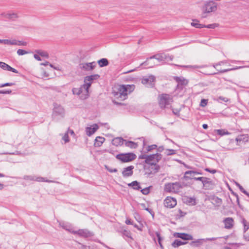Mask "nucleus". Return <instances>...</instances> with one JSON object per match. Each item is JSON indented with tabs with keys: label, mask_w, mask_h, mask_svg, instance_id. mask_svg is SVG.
I'll list each match as a JSON object with an SVG mask.
<instances>
[{
	"label": "nucleus",
	"mask_w": 249,
	"mask_h": 249,
	"mask_svg": "<svg viewBox=\"0 0 249 249\" xmlns=\"http://www.w3.org/2000/svg\"><path fill=\"white\" fill-rule=\"evenodd\" d=\"M134 89V85H122L118 88L117 91L113 90V94L116 98L123 101L127 98L128 94L132 92Z\"/></svg>",
	"instance_id": "nucleus-1"
},
{
	"label": "nucleus",
	"mask_w": 249,
	"mask_h": 249,
	"mask_svg": "<svg viewBox=\"0 0 249 249\" xmlns=\"http://www.w3.org/2000/svg\"><path fill=\"white\" fill-rule=\"evenodd\" d=\"M187 186V184L184 182L168 183L165 184L164 190L167 192H178L180 189Z\"/></svg>",
	"instance_id": "nucleus-2"
},
{
	"label": "nucleus",
	"mask_w": 249,
	"mask_h": 249,
	"mask_svg": "<svg viewBox=\"0 0 249 249\" xmlns=\"http://www.w3.org/2000/svg\"><path fill=\"white\" fill-rule=\"evenodd\" d=\"M115 158L122 163H126L135 160L137 156L132 152L121 153L115 155Z\"/></svg>",
	"instance_id": "nucleus-3"
},
{
	"label": "nucleus",
	"mask_w": 249,
	"mask_h": 249,
	"mask_svg": "<svg viewBox=\"0 0 249 249\" xmlns=\"http://www.w3.org/2000/svg\"><path fill=\"white\" fill-rule=\"evenodd\" d=\"M143 169L145 174L150 176L158 173L160 169V166L156 162H152L150 164L144 165Z\"/></svg>",
	"instance_id": "nucleus-4"
},
{
	"label": "nucleus",
	"mask_w": 249,
	"mask_h": 249,
	"mask_svg": "<svg viewBox=\"0 0 249 249\" xmlns=\"http://www.w3.org/2000/svg\"><path fill=\"white\" fill-rule=\"evenodd\" d=\"M217 9V4L213 0H209L206 2L203 7L204 13H210L214 12Z\"/></svg>",
	"instance_id": "nucleus-5"
},
{
	"label": "nucleus",
	"mask_w": 249,
	"mask_h": 249,
	"mask_svg": "<svg viewBox=\"0 0 249 249\" xmlns=\"http://www.w3.org/2000/svg\"><path fill=\"white\" fill-rule=\"evenodd\" d=\"M172 101V98L169 94H162L159 100V105L161 108H165Z\"/></svg>",
	"instance_id": "nucleus-6"
},
{
	"label": "nucleus",
	"mask_w": 249,
	"mask_h": 249,
	"mask_svg": "<svg viewBox=\"0 0 249 249\" xmlns=\"http://www.w3.org/2000/svg\"><path fill=\"white\" fill-rule=\"evenodd\" d=\"M155 77L150 75L148 77L145 76L142 79V83L147 87L153 88L155 86Z\"/></svg>",
	"instance_id": "nucleus-7"
},
{
	"label": "nucleus",
	"mask_w": 249,
	"mask_h": 249,
	"mask_svg": "<svg viewBox=\"0 0 249 249\" xmlns=\"http://www.w3.org/2000/svg\"><path fill=\"white\" fill-rule=\"evenodd\" d=\"M65 114L64 109L63 107L57 104H54V107L53 109V113L52 116L55 118L57 116H60L61 117H64Z\"/></svg>",
	"instance_id": "nucleus-8"
},
{
	"label": "nucleus",
	"mask_w": 249,
	"mask_h": 249,
	"mask_svg": "<svg viewBox=\"0 0 249 249\" xmlns=\"http://www.w3.org/2000/svg\"><path fill=\"white\" fill-rule=\"evenodd\" d=\"M71 233L74 234H77L81 237L85 238L90 237L94 235L93 232L90 231L87 229H80L76 231H72Z\"/></svg>",
	"instance_id": "nucleus-9"
},
{
	"label": "nucleus",
	"mask_w": 249,
	"mask_h": 249,
	"mask_svg": "<svg viewBox=\"0 0 249 249\" xmlns=\"http://www.w3.org/2000/svg\"><path fill=\"white\" fill-rule=\"evenodd\" d=\"M177 205L176 199L170 196H167L164 200V205L168 208H173Z\"/></svg>",
	"instance_id": "nucleus-10"
},
{
	"label": "nucleus",
	"mask_w": 249,
	"mask_h": 249,
	"mask_svg": "<svg viewBox=\"0 0 249 249\" xmlns=\"http://www.w3.org/2000/svg\"><path fill=\"white\" fill-rule=\"evenodd\" d=\"M134 166L130 165L124 168L122 171V176L124 178H128L131 177L133 174V169Z\"/></svg>",
	"instance_id": "nucleus-11"
},
{
	"label": "nucleus",
	"mask_w": 249,
	"mask_h": 249,
	"mask_svg": "<svg viewBox=\"0 0 249 249\" xmlns=\"http://www.w3.org/2000/svg\"><path fill=\"white\" fill-rule=\"evenodd\" d=\"M139 159H144V163L147 164H150L152 163L153 162H151L152 160H155V158L153 154L150 155H146L145 154H141L139 156Z\"/></svg>",
	"instance_id": "nucleus-12"
},
{
	"label": "nucleus",
	"mask_w": 249,
	"mask_h": 249,
	"mask_svg": "<svg viewBox=\"0 0 249 249\" xmlns=\"http://www.w3.org/2000/svg\"><path fill=\"white\" fill-rule=\"evenodd\" d=\"M174 236L184 240H191L193 239V236L191 234L183 232H175Z\"/></svg>",
	"instance_id": "nucleus-13"
},
{
	"label": "nucleus",
	"mask_w": 249,
	"mask_h": 249,
	"mask_svg": "<svg viewBox=\"0 0 249 249\" xmlns=\"http://www.w3.org/2000/svg\"><path fill=\"white\" fill-rule=\"evenodd\" d=\"M215 186L214 183L210 178H206V180L205 181L203 188L205 190H213Z\"/></svg>",
	"instance_id": "nucleus-14"
},
{
	"label": "nucleus",
	"mask_w": 249,
	"mask_h": 249,
	"mask_svg": "<svg viewBox=\"0 0 249 249\" xmlns=\"http://www.w3.org/2000/svg\"><path fill=\"white\" fill-rule=\"evenodd\" d=\"M98 128L99 126L96 124H94L89 127H87L86 128V134L88 136H90L93 134Z\"/></svg>",
	"instance_id": "nucleus-15"
},
{
	"label": "nucleus",
	"mask_w": 249,
	"mask_h": 249,
	"mask_svg": "<svg viewBox=\"0 0 249 249\" xmlns=\"http://www.w3.org/2000/svg\"><path fill=\"white\" fill-rule=\"evenodd\" d=\"M82 66L80 67L82 69L86 71H90L93 70L96 66L95 62L90 63H85L81 64Z\"/></svg>",
	"instance_id": "nucleus-16"
},
{
	"label": "nucleus",
	"mask_w": 249,
	"mask_h": 249,
	"mask_svg": "<svg viewBox=\"0 0 249 249\" xmlns=\"http://www.w3.org/2000/svg\"><path fill=\"white\" fill-rule=\"evenodd\" d=\"M225 228L227 229H231L233 226L234 220L232 217H227L223 220Z\"/></svg>",
	"instance_id": "nucleus-17"
},
{
	"label": "nucleus",
	"mask_w": 249,
	"mask_h": 249,
	"mask_svg": "<svg viewBox=\"0 0 249 249\" xmlns=\"http://www.w3.org/2000/svg\"><path fill=\"white\" fill-rule=\"evenodd\" d=\"M202 175V173L197 171L190 170L185 172L184 176L181 178L182 179L188 180L191 179L192 177H189L188 175Z\"/></svg>",
	"instance_id": "nucleus-18"
},
{
	"label": "nucleus",
	"mask_w": 249,
	"mask_h": 249,
	"mask_svg": "<svg viewBox=\"0 0 249 249\" xmlns=\"http://www.w3.org/2000/svg\"><path fill=\"white\" fill-rule=\"evenodd\" d=\"M173 79L178 83V84L187 86L188 81L183 77L174 76Z\"/></svg>",
	"instance_id": "nucleus-19"
},
{
	"label": "nucleus",
	"mask_w": 249,
	"mask_h": 249,
	"mask_svg": "<svg viewBox=\"0 0 249 249\" xmlns=\"http://www.w3.org/2000/svg\"><path fill=\"white\" fill-rule=\"evenodd\" d=\"M248 136L246 135H240L238 136L235 140L237 142V145H240L241 143H245L248 141Z\"/></svg>",
	"instance_id": "nucleus-20"
},
{
	"label": "nucleus",
	"mask_w": 249,
	"mask_h": 249,
	"mask_svg": "<svg viewBox=\"0 0 249 249\" xmlns=\"http://www.w3.org/2000/svg\"><path fill=\"white\" fill-rule=\"evenodd\" d=\"M124 141L122 137H116L112 140V143L116 146H121L124 144Z\"/></svg>",
	"instance_id": "nucleus-21"
},
{
	"label": "nucleus",
	"mask_w": 249,
	"mask_h": 249,
	"mask_svg": "<svg viewBox=\"0 0 249 249\" xmlns=\"http://www.w3.org/2000/svg\"><path fill=\"white\" fill-rule=\"evenodd\" d=\"M100 75L98 74H95L90 75L89 76H87L84 78V82L89 81V83L92 84L94 80L98 79Z\"/></svg>",
	"instance_id": "nucleus-22"
},
{
	"label": "nucleus",
	"mask_w": 249,
	"mask_h": 249,
	"mask_svg": "<svg viewBox=\"0 0 249 249\" xmlns=\"http://www.w3.org/2000/svg\"><path fill=\"white\" fill-rule=\"evenodd\" d=\"M166 58V56H165V54H156L155 55H153L152 56H151L149 57V59H157L159 62H161L165 60Z\"/></svg>",
	"instance_id": "nucleus-23"
},
{
	"label": "nucleus",
	"mask_w": 249,
	"mask_h": 249,
	"mask_svg": "<svg viewBox=\"0 0 249 249\" xmlns=\"http://www.w3.org/2000/svg\"><path fill=\"white\" fill-rule=\"evenodd\" d=\"M129 187H131L135 190H140L142 189L140 183L137 180L133 181L128 184Z\"/></svg>",
	"instance_id": "nucleus-24"
},
{
	"label": "nucleus",
	"mask_w": 249,
	"mask_h": 249,
	"mask_svg": "<svg viewBox=\"0 0 249 249\" xmlns=\"http://www.w3.org/2000/svg\"><path fill=\"white\" fill-rule=\"evenodd\" d=\"M125 145L131 149H136L138 147V144L137 142L131 141H127L125 140L124 141Z\"/></svg>",
	"instance_id": "nucleus-25"
},
{
	"label": "nucleus",
	"mask_w": 249,
	"mask_h": 249,
	"mask_svg": "<svg viewBox=\"0 0 249 249\" xmlns=\"http://www.w3.org/2000/svg\"><path fill=\"white\" fill-rule=\"evenodd\" d=\"M243 67H242V66H239V67H236L235 68H233L224 69V70H219L218 69H216L217 71H218V72H214L213 73H212L211 74L212 75H214V74H216L223 73H225V72H227L228 71H233V70L241 69V68H242Z\"/></svg>",
	"instance_id": "nucleus-26"
},
{
	"label": "nucleus",
	"mask_w": 249,
	"mask_h": 249,
	"mask_svg": "<svg viewBox=\"0 0 249 249\" xmlns=\"http://www.w3.org/2000/svg\"><path fill=\"white\" fill-rule=\"evenodd\" d=\"M105 139L104 137L98 136L96 138L94 142V146L95 147H100L105 142Z\"/></svg>",
	"instance_id": "nucleus-27"
},
{
	"label": "nucleus",
	"mask_w": 249,
	"mask_h": 249,
	"mask_svg": "<svg viewBox=\"0 0 249 249\" xmlns=\"http://www.w3.org/2000/svg\"><path fill=\"white\" fill-rule=\"evenodd\" d=\"M205 239H198L196 241H192L190 243V245L193 247H199L202 245Z\"/></svg>",
	"instance_id": "nucleus-28"
},
{
	"label": "nucleus",
	"mask_w": 249,
	"mask_h": 249,
	"mask_svg": "<svg viewBox=\"0 0 249 249\" xmlns=\"http://www.w3.org/2000/svg\"><path fill=\"white\" fill-rule=\"evenodd\" d=\"M187 243L186 241H181L178 239H176L172 243V246L175 248H178L181 245H185Z\"/></svg>",
	"instance_id": "nucleus-29"
},
{
	"label": "nucleus",
	"mask_w": 249,
	"mask_h": 249,
	"mask_svg": "<svg viewBox=\"0 0 249 249\" xmlns=\"http://www.w3.org/2000/svg\"><path fill=\"white\" fill-rule=\"evenodd\" d=\"M191 25L192 26L195 27V28L199 29L204 28V27L205 26V25L204 24H200L199 23V21L197 19H196L193 20V22H191Z\"/></svg>",
	"instance_id": "nucleus-30"
},
{
	"label": "nucleus",
	"mask_w": 249,
	"mask_h": 249,
	"mask_svg": "<svg viewBox=\"0 0 249 249\" xmlns=\"http://www.w3.org/2000/svg\"><path fill=\"white\" fill-rule=\"evenodd\" d=\"M98 65L100 67H104L107 66L109 64V62L107 58H102L99 60L97 62Z\"/></svg>",
	"instance_id": "nucleus-31"
},
{
	"label": "nucleus",
	"mask_w": 249,
	"mask_h": 249,
	"mask_svg": "<svg viewBox=\"0 0 249 249\" xmlns=\"http://www.w3.org/2000/svg\"><path fill=\"white\" fill-rule=\"evenodd\" d=\"M81 247L80 249H99L98 246L94 244H91L89 246L84 245L80 244Z\"/></svg>",
	"instance_id": "nucleus-32"
},
{
	"label": "nucleus",
	"mask_w": 249,
	"mask_h": 249,
	"mask_svg": "<svg viewBox=\"0 0 249 249\" xmlns=\"http://www.w3.org/2000/svg\"><path fill=\"white\" fill-rule=\"evenodd\" d=\"M35 53L38 54L39 55L46 58H48L49 57V54L47 52L41 50H36Z\"/></svg>",
	"instance_id": "nucleus-33"
},
{
	"label": "nucleus",
	"mask_w": 249,
	"mask_h": 249,
	"mask_svg": "<svg viewBox=\"0 0 249 249\" xmlns=\"http://www.w3.org/2000/svg\"><path fill=\"white\" fill-rule=\"evenodd\" d=\"M122 235L125 240H127L126 238H129L131 240H133V238L131 235V232L129 231L126 230L123 231V233Z\"/></svg>",
	"instance_id": "nucleus-34"
},
{
	"label": "nucleus",
	"mask_w": 249,
	"mask_h": 249,
	"mask_svg": "<svg viewBox=\"0 0 249 249\" xmlns=\"http://www.w3.org/2000/svg\"><path fill=\"white\" fill-rule=\"evenodd\" d=\"M4 15L6 18L11 20H14L18 17L17 14L14 13L12 14H6L5 15L4 14H2V15Z\"/></svg>",
	"instance_id": "nucleus-35"
},
{
	"label": "nucleus",
	"mask_w": 249,
	"mask_h": 249,
	"mask_svg": "<svg viewBox=\"0 0 249 249\" xmlns=\"http://www.w3.org/2000/svg\"><path fill=\"white\" fill-rule=\"evenodd\" d=\"M242 223L244 226V231L245 232L248 230L249 229V222H248L244 218H242Z\"/></svg>",
	"instance_id": "nucleus-36"
},
{
	"label": "nucleus",
	"mask_w": 249,
	"mask_h": 249,
	"mask_svg": "<svg viewBox=\"0 0 249 249\" xmlns=\"http://www.w3.org/2000/svg\"><path fill=\"white\" fill-rule=\"evenodd\" d=\"M216 132L217 134L219 135V136H223L225 135H227V134H229L230 133L226 130L225 129H216L214 130Z\"/></svg>",
	"instance_id": "nucleus-37"
},
{
	"label": "nucleus",
	"mask_w": 249,
	"mask_h": 249,
	"mask_svg": "<svg viewBox=\"0 0 249 249\" xmlns=\"http://www.w3.org/2000/svg\"><path fill=\"white\" fill-rule=\"evenodd\" d=\"M13 45H18V46H26L27 45L26 42H23L22 41L17 40L16 39H13Z\"/></svg>",
	"instance_id": "nucleus-38"
},
{
	"label": "nucleus",
	"mask_w": 249,
	"mask_h": 249,
	"mask_svg": "<svg viewBox=\"0 0 249 249\" xmlns=\"http://www.w3.org/2000/svg\"><path fill=\"white\" fill-rule=\"evenodd\" d=\"M83 90L82 87L81 86L79 88H74L72 89V91L73 94L79 95Z\"/></svg>",
	"instance_id": "nucleus-39"
},
{
	"label": "nucleus",
	"mask_w": 249,
	"mask_h": 249,
	"mask_svg": "<svg viewBox=\"0 0 249 249\" xmlns=\"http://www.w3.org/2000/svg\"><path fill=\"white\" fill-rule=\"evenodd\" d=\"M186 203L189 205L194 206L196 205V199L192 197H188Z\"/></svg>",
	"instance_id": "nucleus-40"
},
{
	"label": "nucleus",
	"mask_w": 249,
	"mask_h": 249,
	"mask_svg": "<svg viewBox=\"0 0 249 249\" xmlns=\"http://www.w3.org/2000/svg\"><path fill=\"white\" fill-rule=\"evenodd\" d=\"M60 226L63 228V229H65L66 231H69V232L71 233V231H73L71 228L70 225L67 224H65L64 223H60L59 224Z\"/></svg>",
	"instance_id": "nucleus-41"
},
{
	"label": "nucleus",
	"mask_w": 249,
	"mask_h": 249,
	"mask_svg": "<svg viewBox=\"0 0 249 249\" xmlns=\"http://www.w3.org/2000/svg\"><path fill=\"white\" fill-rule=\"evenodd\" d=\"M153 155L154 156L155 162L158 163L161 160L162 156L161 154L156 153Z\"/></svg>",
	"instance_id": "nucleus-42"
},
{
	"label": "nucleus",
	"mask_w": 249,
	"mask_h": 249,
	"mask_svg": "<svg viewBox=\"0 0 249 249\" xmlns=\"http://www.w3.org/2000/svg\"><path fill=\"white\" fill-rule=\"evenodd\" d=\"M206 178L207 177H194V178H191L190 179H193L196 181H200L202 184H203L205 181L206 180Z\"/></svg>",
	"instance_id": "nucleus-43"
},
{
	"label": "nucleus",
	"mask_w": 249,
	"mask_h": 249,
	"mask_svg": "<svg viewBox=\"0 0 249 249\" xmlns=\"http://www.w3.org/2000/svg\"><path fill=\"white\" fill-rule=\"evenodd\" d=\"M176 154V151L175 150L171 149H166V152H165V154L166 156L173 155H175Z\"/></svg>",
	"instance_id": "nucleus-44"
},
{
	"label": "nucleus",
	"mask_w": 249,
	"mask_h": 249,
	"mask_svg": "<svg viewBox=\"0 0 249 249\" xmlns=\"http://www.w3.org/2000/svg\"><path fill=\"white\" fill-rule=\"evenodd\" d=\"M13 40L9 39H0V43H3L4 44L6 45H13Z\"/></svg>",
	"instance_id": "nucleus-45"
},
{
	"label": "nucleus",
	"mask_w": 249,
	"mask_h": 249,
	"mask_svg": "<svg viewBox=\"0 0 249 249\" xmlns=\"http://www.w3.org/2000/svg\"><path fill=\"white\" fill-rule=\"evenodd\" d=\"M35 181H36L38 182H52V181H51L50 180L45 179V178H44L41 177H36V176Z\"/></svg>",
	"instance_id": "nucleus-46"
},
{
	"label": "nucleus",
	"mask_w": 249,
	"mask_h": 249,
	"mask_svg": "<svg viewBox=\"0 0 249 249\" xmlns=\"http://www.w3.org/2000/svg\"><path fill=\"white\" fill-rule=\"evenodd\" d=\"M157 148V145L156 144H152L151 145H148L146 148V151L145 153H147L151 151L154 149H156Z\"/></svg>",
	"instance_id": "nucleus-47"
},
{
	"label": "nucleus",
	"mask_w": 249,
	"mask_h": 249,
	"mask_svg": "<svg viewBox=\"0 0 249 249\" xmlns=\"http://www.w3.org/2000/svg\"><path fill=\"white\" fill-rule=\"evenodd\" d=\"M178 67H186V68H192L193 69H198V68H202L205 67V66H197V65H187V66H179V65H176Z\"/></svg>",
	"instance_id": "nucleus-48"
},
{
	"label": "nucleus",
	"mask_w": 249,
	"mask_h": 249,
	"mask_svg": "<svg viewBox=\"0 0 249 249\" xmlns=\"http://www.w3.org/2000/svg\"><path fill=\"white\" fill-rule=\"evenodd\" d=\"M151 187V186H149L144 189H141V192L143 195H147L150 193V189Z\"/></svg>",
	"instance_id": "nucleus-49"
},
{
	"label": "nucleus",
	"mask_w": 249,
	"mask_h": 249,
	"mask_svg": "<svg viewBox=\"0 0 249 249\" xmlns=\"http://www.w3.org/2000/svg\"><path fill=\"white\" fill-rule=\"evenodd\" d=\"M151 59H149V57L147 58L146 60L144 62H142L140 65V66H141V67H142V66L147 67V68H150L149 67L150 60Z\"/></svg>",
	"instance_id": "nucleus-50"
},
{
	"label": "nucleus",
	"mask_w": 249,
	"mask_h": 249,
	"mask_svg": "<svg viewBox=\"0 0 249 249\" xmlns=\"http://www.w3.org/2000/svg\"><path fill=\"white\" fill-rule=\"evenodd\" d=\"M91 85V84L89 82L87 83L85 82V84H84L83 85L81 86L82 87V88H84L85 90L87 91H88L89 89L90 88V86Z\"/></svg>",
	"instance_id": "nucleus-51"
},
{
	"label": "nucleus",
	"mask_w": 249,
	"mask_h": 249,
	"mask_svg": "<svg viewBox=\"0 0 249 249\" xmlns=\"http://www.w3.org/2000/svg\"><path fill=\"white\" fill-rule=\"evenodd\" d=\"M24 180H28L31 181H35L36 176H24L23 177Z\"/></svg>",
	"instance_id": "nucleus-52"
},
{
	"label": "nucleus",
	"mask_w": 249,
	"mask_h": 249,
	"mask_svg": "<svg viewBox=\"0 0 249 249\" xmlns=\"http://www.w3.org/2000/svg\"><path fill=\"white\" fill-rule=\"evenodd\" d=\"M217 101L221 103H222V102H227L229 101V99L227 98H225V97H224L223 96H219L217 99Z\"/></svg>",
	"instance_id": "nucleus-53"
},
{
	"label": "nucleus",
	"mask_w": 249,
	"mask_h": 249,
	"mask_svg": "<svg viewBox=\"0 0 249 249\" xmlns=\"http://www.w3.org/2000/svg\"><path fill=\"white\" fill-rule=\"evenodd\" d=\"M105 169L107 170V171H108L110 173H116L118 171V170L116 168L112 169L111 168H110L107 165H105Z\"/></svg>",
	"instance_id": "nucleus-54"
},
{
	"label": "nucleus",
	"mask_w": 249,
	"mask_h": 249,
	"mask_svg": "<svg viewBox=\"0 0 249 249\" xmlns=\"http://www.w3.org/2000/svg\"><path fill=\"white\" fill-rule=\"evenodd\" d=\"M208 100L205 99H202L201 100L200 106L201 107H205L208 104Z\"/></svg>",
	"instance_id": "nucleus-55"
},
{
	"label": "nucleus",
	"mask_w": 249,
	"mask_h": 249,
	"mask_svg": "<svg viewBox=\"0 0 249 249\" xmlns=\"http://www.w3.org/2000/svg\"><path fill=\"white\" fill-rule=\"evenodd\" d=\"M28 52L22 49H18L17 51V53L19 55H23L26 54H27Z\"/></svg>",
	"instance_id": "nucleus-56"
},
{
	"label": "nucleus",
	"mask_w": 249,
	"mask_h": 249,
	"mask_svg": "<svg viewBox=\"0 0 249 249\" xmlns=\"http://www.w3.org/2000/svg\"><path fill=\"white\" fill-rule=\"evenodd\" d=\"M15 85V83H8H8H5L0 84V88H3V87H7V86H13Z\"/></svg>",
	"instance_id": "nucleus-57"
},
{
	"label": "nucleus",
	"mask_w": 249,
	"mask_h": 249,
	"mask_svg": "<svg viewBox=\"0 0 249 249\" xmlns=\"http://www.w3.org/2000/svg\"><path fill=\"white\" fill-rule=\"evenodd\" d=\"M62 139L64 141L65 143H67L70 142L69 137L68 133H66L62 138Z\"/></svg>",
	"instance_id": "nucleus-58"
},
{
	"label": "nucleus",
	"mask_w": 249,
	"mask_h": 249,
	"mask_svg": "<svg viewBox=\"0 0 249 249\" xmlns=\"http://www.w3.org/2000/svg\"><path fill=\"white\" fill-rule=\"evenodd\" d=\"M205 171L209 172L212 174H214L217 172V170L216 169H213L209 168H205Z\"/></svg>",
	"instance_id": "nucleus-59"
},
{
	"label": "nucleus",
	"mask_w": 249,
	"mask_h": 249,
	"mask_svg": "<svg viewBox=\"0 0 249 249\" xmlns=\"http://www.w3.org/2000/svg\"><path fill=\"white\" fill-rule=\"evenodd\" d=\"M217 24L215 23L214 24H210L207 25H205L204 28H207L209 29H214L216 27H217Z\"/></svg>",
	"instance_id": "nucleus-60"
},
{
	"label": "nucleus",
	"mask_w": 249,
	"mask_h": 249,
	"mask_svg": "<svg viewBox=\"0 0 249 249\" xmlns=\"http://www.w3.org/2000/svg\"><path fill=\"white\" fill-rule=\"evenodd\" d=\"M235 184L238 187L239 190L243 193L244 194V192H245L246 191V190H245L244 189V188L242 187V186H241L239 183L236 182H235Z\"/></svg>",
	"instance_id": "nucleus-61"
},
{
	"label": "nucleus",
	"mask_w": 249,
	"mask_h": 249,
	"mask_svg": "<svg viewBox=\"0 0 249 249\" xmlns=\"http://www.w3.org/2000/svg\"><path fill=\"white\" fill-rule=\"evenodd\" d=\"M226 62L225 61H220L218 63L213 64L212 65L213 67L215 69H217L216 68L218 66L221 65L222 64H223L225 63Z\"/></svg>",
	"instance_id": "nucleus-62"
},
{
	"label": "nucleus",
	"mask_w": 249,
	"mask_h": 249,
	"mask_svg": "<svg viewBox=\"0 0 249 249\" xmlns=\"http://www.w3.org/2000/svg\"><path fill=\"white\" fill-rule=\"evenodd\" d=\"M7 65V64H6L4 62L0 61V67L3 70H6Z\"/></svg>",
	"instance_id": "nucleus-63"
},
{
	"label": "nucleus",
	"mask_w": 249,
	"mask_h": 249,
	"mask_svg": "<svg viewBox=\"0 0 249 249\" xmlns=\"http://www.w3.org/2000/svg\"><path fill=\"white\" fill-rule=\"evenodd\" d=\"M184 86H185L184 85H181L179 84H177V85L176 86V89L177 91H181L184 89Z\"/></svg>",
	"instance_id": "nucleus-64"
}]
</instances>
